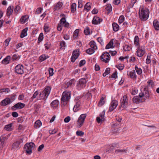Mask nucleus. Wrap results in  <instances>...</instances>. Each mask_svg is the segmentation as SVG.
Returning <instances> with one entry per match:
<instances>
[{"instance_id":"nucleus-12","label":"nucleus","mask_w":159,"mask_h":159,"mask_svg":"<svg viewBox=\"0 0 159 159\" xmlns=\"http://www.w3.org/2000/svg\"><path fill=\"white\" fill-rule=\"evenodd\" d=\"M21 142V140H20L15 141L12 145L11 149L13 151L19 149L21 147L20 144Z\"/></svg>"},{"instance_id":"nucleus-14","label":"nucleus","mask_w":159,"mask_h":159,"mask_svg":"<svg viewBox=\"0 0 159 159\" xmlns=\"http://www.w3.org/2000/svg\"><path fill=\"white\" fill-rule=\"evenodd\" d=\"M7 137L5 136H2L0 137V148L2 149L6 145Z\"/></svg>"},{"instance_id":"nucleus-27","label":"nucleus","mask_w":159,"mask_h":159,"mask_svg":"<svg viewBox=\"0 0 159 159\" xmlns=\"http://www.w3.org/2000/svg\"><path fill=\"white\" fill-rule=\"evenodd\" d=\"M13 7H12V8L11 6H10L8 7L7 9V15L8 17H9L12 14L13 11Z\"/></svg>"},{"instance_id":"nucleus-9","label":"nucleus","mask_w":159,"mask_h":159,"mask_svg":"<svg viewBox=\"0 0 159 159\" xmlns=\"http://www.w3.org/2000/svg\"><path fill=\"white\" fill-rule=\"evenodd\" d=\"M139 95L141 98H143V101L149 98V93L147 88H145L143 91L139 93Z\"/></svg>"},{"instance_id":"nucleus-22","label":"nucleus","mask_w":159,"mask_h":159,"mask_svg":"<svg viewBox=\"0 0 159 159\" xmlns=\"http://www.w3.org/2000/svg\"><path fill=\"white\" fill-rule=\"evenodd\" d=\"M142 98L139 95V96H135L133 98V101L134 103L137 104L143 101Z\"/></svg>"},{"instance_id":"nucleus-45","label":"nucleus","mask_w":159,"mask_h":159,"mask_svg":"<svg viewBox=\"0 0 159 159\" xmlns=\"http://www.w3.org/2000/svg\"><path fill=\"white\" fill-rule=\"evenodd\" d=\"M94 52L95 50L91 48H89L87 49L86 51V52L87 53L90 55L94 53Z\"/></svg>"},{"instance_id":"nucleus-40","label":"nucleus","mask_w":159,"mask_h":159,"mask_svg":"<svg viewBox=\"0 0 159 159\" xmlns=\"http://www.w3.org/2000/svg\"><path fill=\"white\" fill-rule=\"evenodd\" d=\"M134 43L136 46H138L139 44V39L138 36H136L134 39Z\"/></svg>"},{"instance_id":"nucleus-35","label":"nucleus","mask_w":159,"mask_h":159,"mask_svg":"<svg viewBox=\"0 0 159 159\" xmlns=\"http://www.w3.org/2000/svg\"><path fill=\"white\" fill-rule=\"evenodd\" d=\"M41 125L42 123L41 121L39 120H38L35 122L34 127L36 128H38Z\"/></svg>"},{"instance_id":"nucleus-21","label":"nucleus","mask_w":159,"mask_h":159,"mask_svg":"<svg viewBox=\"0 0 159 159\" xmlns=\"http://www.w3.org/2000/svg\"><path fill=\"white\" fill-rule=\"evenodd\" d=\"M11 102L10 99L8 98H7L2 101L1 105L2 106H6L10 104Z\"/></svg>"},{"instance_id":"nucleus-29","label":"nucleus","mask_w":159,"mask_h":159,"mask_svg":"<svg viewBox=\"0 0 159 159\" xmlns=\"http://www.w3.org/2000/svg\"><path fill=\"white\" fill-rule=\"evenodd\" d=\"M113 40L112 39L106 45L105 47V49H109L110 48H113L114 47V46H113Z\"/></svg>"},{"instance_id":"nucleus-59","label":"nucleus","mask_w":159,"mask_h":159,"mask_svg":"<svg viewBox=\"0 0 159 159\" xmlns=\"http://www.w3.org/2000/svg\"><path fill=\"white\" fill-rule=\"evenodd\" d=\"M83 6L82 4V0H79L78 2V7L79 8H82Z\"/></svg>"},{"instance_id":"nucleus-17","label":"nucleus","mask_w":159,"mask_h":159,"mask_svg":"<svg viewBox=\"0 0 159 159\" xmlns=\"http://www.w3.org/2000/svg\"><path fill=\"white\" fill-rule=\"evenodd\" d=\"M145 49L141 47H138L136 51L137 56L139 57H142L145 53Z\"/></svg>"},{"instance_id":"nucleus-7","label":"nucleus","mask_w":159,"mask_h":159,"mask_svg":"<svg viewBox=\"0 0 159 159\" xmlns=\"http://www.w3.org/2000/svg\"><path fill=\"white\" fill-rule=\"evenodd\" d=\"M88 80L85 78H82L79 80V82L77 84V89L80 90L85 87L86 83Z\"/></svg>"},{"instance_id":"nucleus-23","label":"nucleus","mask_w":159,"mask_h":159,"mask_svg":"<svg viewBox=\"0 0 159 159\" xmlns=\"http://www.w3.org/2000/svg\"><path fill=\"white\" fill-rule=\"evenodd\" d=\"M128 152L127 149H117L115 151V153L116 154H122Z\"/></svg>"},{"instance_id":"nucleus-25","label":"nucleus","mask_w":159,"mask_h":159,"mask_svg":"<svg viewBox=\"0 0 159 159\" xmlns=\"http://www.w3.org/2000/svg\"><path fill=\"white\" fill-rule=\"evenodd\" d=\"M10 60L11 57L9 56H7L2 61V63L5 65L8 64Z\"/></svg>"},{"instance_id":"nucleus-2","label":"nucleus","mask_w":159,"mask_h":159,"mask_svg":"<svg viewBox=\"0 0 159 159\" xmlns=\"http://www.w3.org/2000/svg\"><path fill=\"white\" fill-rule=\"evenodd\" d=\"M149 13L148 9L141 8L139 11V16L141 20L145 21L148 19Z\"/></svg>"},{"instance_id":"nucleus-33","label":"nucleus","mask_w":159,"mask_h":159,"mask_svg":"<svg viewBox=\"0 0 159 159\" xmlns=\"http://www.w3.org/2000/svg\"><path fill=\"white\" fill-rule=\"evenodd\" d=\"M58 102L57 100H55L53 101L51 103V105L52 106L54 109L58 107Z\"/></svg>"},{"instance_id":"nucleus-16","label":"nucleus","mask_w":159,"mask_h":159,"mask_svg":"<svg viewBox=\"0 0 159 159\" xmlns=\"http://www.w3.org/2000/svg\"><path fill=\"white\" fill-rule=\"evenodd\" d=\"M118 102L116 100H114L111 101L110 105L109 110L110 111H113L117 107Z\"/></svg>"},{"instance_id":"nucleus-8","label":"nucleus","mask_w":159,"mask_h":159,"mask_svg":"<svg viewBox=\"0 0 159 159\" xmlns=\"http://www.w3.org/2000/svg\"><path fill=\"white\" fill-rule=\"evenodd\" d=\"M128 99L126 95H124L120 100V107L125 109L128 107Z\"/></svg>"},{"instance_id":"nucleus-34","label":"nucleus","mask_w":159,"mask_h":159,"mask_svg":"<svg viewBox=\"0 0 159 159\" xmlns=\"http://www.w3.org/2000/svg\"><path fill=\"white\" fill-rule=\"evenodd\" d=\"M135 69L137 73L139 75H141L142 73V70L141 68L137 66L136 65L135 66Z\"/></svg>"},{"instance_id":"nucleus-6","label":"nucleus","mask_w":159,"mask_h":159,"mask_svg":"<svg viewBox=\"0 0 159 159\" xmlns=\"http://www.w3.org/2000/svg\"><path fill=\"white\" fill-rule=\"evenodd\" d=\"M67 16L66 14H60V25L66 28H69V24L66 21V18Z\"/></svg>"},{"instance_id":"nucleus-49","label":"nucleus","mask_w":159,"mask_h":159,"mask_svg":"<svg viewBox=\"0 0 159 159\" xmlns=\"http://www.w3.org/2000/svg\"><path fill=\"white\" fill-rule=\"evenodd\" d=\"M125 17L123 15H121L119 19V23L120 24L122 23L124 20Z\"/></svg>"},{"instance_id":"nucleus-32","label":"nucleus","mask_w":159,"mask_h":159,"mask_svg":"<svg viewBox=\"0 0 159 159\" xmlns=\"http://www.w3.org/2000/svg\"><path fill=\"white\" fill-rule=\"evenodd\" d=\"M49 57V56L45 54H43L39 57V60L40 61L42 62L45 60Z\"/></svg>"},{"instance_id":"nucleus-53","label":"nucleus","mask_w":159,"mask_h":159,"mask_svg":"<svg viewBox=\"0 0 159 159\" xmlns=\"http://www.w3.org/2000/svg\"><path fill=\"white\" fill-rule=\"evenodd\" d=\"M65 47V43L64 41H62L60 42V49H64Z\"/></svg>"},{"instance_id":"nucleus-5","label":"nucleus","mask_w":159,"mask_h":159,"mask_svg":"<svg viewBox=\"0 0 159 159\" xmlns=\"http://www.w3.org/2000/svg\"><path fill=\"white\" fill-rule=\"evenodd\" d=\"M74 101L75 102V104L74 106L73 110L75 112H76L80 109V106L81 102V98L80 96L76 97L74 100Z\"/></svg>"},{"instance_id":"nucleus-64","label":"nucleus","mask_w":159,"mask_h":159,"mask_svg":"<svg viewBox=\"0 0 159 159\" xmlns=\"http://www.w3.org/2000/svg\"><path fill=\"white\" fill-rule=\"evenodd\" d=\"M39 94V92L38 91H36L32 97H31L32 99L35 98Z\"/></svg>"},{"instance_id":"nucleus-31","label":"nucleus","mask_w":159,"mask_h":159,"mask_svg":"<svg viewBox=\"0 0 159 159\" xmlns=\"http://www.w3.org/2000/svg\"><path fill=\"white\" fill-rule=\"evenodd\" d=\"M153 25L156 30H159V25L158 21L157 20H154L153 22Z\"/></svg>"},{"instance_id":"nucleus-52","label":"nucleus","mask_w":159,"mask_h":159,"mask_svg":"<svg viewBox=\"0 0 159 159\" xmlns=\"http://www.w3.org/2000/svg\"><path fill=\"white\" fill-rule=\"evenodd\" d=\"M146 63L147 64H149L151 62V57L150 55H149V54H148L147 59L146 60Z\"/></svg>"},{"instance_id":"nucleus-30","label":"nucleus","mask_w":159,"mask_h":159,"mask_svg":"<svg viewBox=\"0 0 159 159\" xmlns=\"http://www.w3.org/2000/svg\"><path fill=\"white\" fill-rule=\"evenodd\" d=\"M27 30L28 29L26 28L22 30L20 35V37L21 38H23L27 35Z\"/></svg>"},{"instance_id":"nucleus-58","label":"nucleus","mask_w":159,"mask_h":159,"mask_svg":"<svg viewBox=\"0 0 159 159\" xmlns=\"http://www.w3.org/2000/svg\"><path fill=\"white\" fill-rule=\"evenodd\" d=\"M105 115V111H103L101 113V114L100 115V117L101 118V120H104V116Z\"/></svg>"},{"instance_id":"nucleus-15","label":"nucleus","mask_w":159,"mask_h":159,"mask_svg":"<svg viewBox=\"0 0 159 159\" xmlns=\"http://www.w3.org/2000/svg\"><path fill=\"white\" fill-rule=\"evenodd\" d=\"M80 53L79 50H74L73 52L72 56L71 58V61L72 62H74L75 60L78 57Z\"/></svg>"},{"instance_id":"nucleus-61","label":"nucleus","mask_w":159,"mask_h":159,"mask_svg":"<svg viewBox=\"0 0 159 159\" xmlns=\"http://www.w3.org/2000/svg\"><path fill=\"white\" fill-rule=\"evenodd\" d=\"M116 67L120 70H122L124 67V65H121L120 64L116 66Z\"/></svg>"},{"instance_id":"nucleus-19","label":"nucleus","mask_w":159,"mask_h":159,"mask_svg":"<svg viewBox=\"0 0 159 159\" xmlns=\"http://www.w3.org/2000/svg\"><path fill=\"white\" fill-rule=\"evenodd\" d=\"M127 75L131 78L133 79H135L137 78V76L134 70H133L131 71H128L127 72Z\"/></svg>"},{"instance_id":"nucleus-41","label":"nucleus","mask_w":159,"mask_h":159,"mask_svg":"<svg viewBox=\"0 0 159 159\" xmlns=\"http://www.w3.org/2000/svg\"><path fill=\"white\" fill-rule=\"evenodd\" d=\"M20 7L18 5L16 6L14 10L16 15H17L20 12Z\"/></svg>"},{"instance_id":"nucleus-46","label":"nucleus","mask_w":159,"mask_h":159,"mask_svg":"<svg viewBox=\"0 0 159 159\" xmlns=\"http://www.w3.org/2000/svg\"><path fill=\"white\" fill-rule=\"evenodd\" d=\"M43 29L45 32H49L50 29L49 27L47 24L45 25Z\"/></svg>"},{"instance_id":"nucleus-10","label":"nucleus","mask_w":159,"mask_h":159,"mask_svg":"<svg viewBox=\"0 0 159 159\" xmlns=\"http://www.w3.org/2000/svg\"><path fill=\"white\" fill-rule=\"evenodd\" d=\"M86 116V114H83L80 115L77 121V127H80L83 124L85 119Z\"/></svg>"},{"instance_id":"nucleus-13","label":"nucleus","mask_w":159,"mask_h":159,"mask_svg":"<svg viewBox=\"0 0 159 159\" xmlns=\"http://www.w3.org/2000/svg\"><path fill=\"white\" fill-rule=\"evenodd\" d=\"M15 71L17 74L21 75L23 74L24 72V66L20 64L17 65L15 67Z\"/></svg>"},{"instance_id":"nucleus-60","label":"nucleus","mask_w":159,"mask_h":159,"mask_svg":"<svg viewBox=\"0 0 159 159\" xmlns=\"http://www.w3.org/2000/svg\"><path fill=\"white\" fill-rule=\"evenodd\" d=\"M76 134L79 136H83L84 134V133L81 131H78L76 132Z\"/></svg>"},{"instance_id":"nucleus-51","label":"nucleus","mask_w":159,"mask_h":159,"mask_svg":"<svg viewBox=\"0 0 159 159\" xmlns=\"http://www.w3.org/2000/svg\"><path fill=\"white\" fill-rule=\"evenodd\" d=\"M43 33H41L39 36L38 41L39 42H40L43 40Z\"/></svg>"},{"instance_id":"nucleus-11","label":"nucleus","mask_w":159,"mask_h":159,"mask_svg":"<svg viewBox=\"0 0 159 159\" xmlns=\"http://www.w3.org/2000/svg\"><path fill=\"white\" fill-rule=\"evenodd\" d=\"M102 61L105 63L108 62L110 59V54L107 52H105L102 54L101 56Z\"/></svg>"},{"instance_id":"nucleus-39","label":"nucleus","mask_w":159,"mask_h":159,"mask_svg":"<svg viewBox=\"0 0 159 159\" xmlns=\"http://www.w3.org/2000/svg\"><path fill=\"white\" fill-rule=\"evenodd\" d=\"M20 56L17 54H14L12 57L11 60L13 61L18 60L20 59Z\"/></svg>"},{"instance_id":"nucleus-63","label":"nucleus","mask_w":159,"mask_h":159,"mask_svg":"<svg viewBox=\"0 0 159 159\" xmlns=\"http://www.w3.org/2000/svg\"><path fill=\"white\" fill-rule=\"evenodd\" d=\"M10 40V38H8L5 41L4 43H5V45L6 46H7L9 44V42Z\"/></svg>"},{"instance_id":"nucleus-42","label":"nucleus","mask_w":159,"mask_h":159,"mask_svg":"<svg viewBox=\"0 0 159 159\" xmlns=\"http://www.w3.org/2000/svg\"><path fill=\"white\" fill-rule=\"evenodd\" d=\"M91 8V4L90 3H87L84 6V9L88 11Z\"/></svg>"},{"instance_id":"nucleus-3","label":"nucleus","mask_w":159,"mask_h":159,"mask_svg":"<svg viewBox=\"0 0 159 159\" xmlns=\"http://www.w3.org/2000/svg\"><path fill=\"white\" fill-rule=\"evenodd\" d=\"M51 88L49 86L46 87L43 91H42L39 94V99H46L48 98L51 91Z\"/></svg>"},{"instance_id":"nucleus-24","label":"nucleus","mask_w":159,"mask_h":159,"mask_svg":"<svg viewBox=\"0 0 159 159\" xmlns=\"http://www.w3.org/2000/svg\"><path fill=\"white\" fill-rule=\"evenodd\" d=\"M29 17L28 16H22L20 20V22L21 24L25 23L28 20Z\"/></svg>"},{"instance_id":"nucleus-4","label":"nucleus","mask_w":159,"mask_h":159,"mask_svg":"<svg viewBox=\"0 0 159 159\" xmlns=\"http://www.w3.org/2000/svg\"><path fill=\"white\" fill-rule=\"evenodd\" d=\"M35 146V145L33 143H27L24 147L25 151L28 154H31L32 153V150L34 149Z\"/></svg>"},{"instance_id":"nucleus-54","label":"nucleus","mask_w":159,"mask_h":159,"mask_svg":"<svg viewBox=\"0 0 159 159\" xmlns=\"http://www.w3.org/2000/svg\"><path fill=\"white\" fill-rule=\"evenodd\" d=\"M106 10L108 12H110L112 10V7L111 5H108L106 8Z\"/></svg>"},{"instance_id":"nucleus-57","label":"nucleus","mask_w":159,"mask_h":159,"mask_svg":"<svg viewBox=\"0 0 159 159\" xmlns=\"http://www.w3.org/2000/svg\"><path fill=\"white\" fill-rule=\"evenodd\" d=\"M49 74L50 76H52L53 74V69L52 68H50L49 69Z\"/></svg>"},{"instance_id":"nucleus-37","label":"nucleus","mask_w":159,"mask_h":159,"mask_svg":"<svg viewBox=\"0 0 159 159\" xmlns=\"http://www.w3.org/2000/svg\"><path fill=\"white\" fill-rule=\"evenodd\" d=\"M76 3H73L71 6V11L72 13H74L76 10Z\"/></svg>"},{"instance_id":"nucleus-18","label":"nucleus","mask_w":159,"mask_h":159,"mask_svg":"<svg viewBox=\"0 0 159 159\" xmlns=\"http://www.w3.org/2000/svg\"><path fill=\"white\" fill-rule=\"evenodd\" d=\"M25 106V104L21 102H18L15 105L12 107V109L13 110H16V109H20L24 107Z\"/></svg>"},{"instance_id":"nucleus-36","label":"nucleus","mask_w":159,"mask_h":159,"mask_svg":"<svg viewBox=\"0 0 159 159\" xmlns=\"http://www.w3.org/2000/svg\"><path fill=\"white\" fill-rule=\"evenodd\" d=\"M12 123H10L8 125H6L5 126V129L7 131H11L12 130Z\"/></svg>"},{"instance_id":"nucleus-55","label":"nucleus","mask_w":159,"mask_h":159,"mask_svg":"<svg viewBox=\"0 0 159 159\" xmlns=\"http://www.w3.org/2000/svg\"><path fill=\"white\" fill-rule=\"evenodd\" d=\"M84 32L86 35H88L89 34V29L88 27H86L84 30Z\"/></svg>"},{"instance_id":"nucleus-56","label":"nucleus","mask_w":159,"mask_h":159,"mask_svg":"<svg viewBox=\"0 0 159 159\" xmlns=\"http://www.w3.org/2000/svg\"><path fill=\"white\" fill-rule=\"evenodd\" d=\"M124 49L125 51H129L131 49V48L128 45H125L124 46Z\"/></svg>"},{"instance_id":"nucleus-43","label":"nucleus","mask_w":159,"mask_h":159,"mask_svg":"<svg viewBox=\"0 0 159 159\" xmlns=\"http://www.w3.org/2000/svg\"><path fill=\"white\" fill-rule=\"evenodd\" d=\"M54 11H56V13L58 12V11L60 9L59 2H58L57 4L55 6L54 8Z\"/></svg>"},{"instance_id":"nucleus-47","label":"nucleus","mask_w":159,"mask_h":159,"mask_svg":"<svg viewBox=\"0 0 159 159\" xmlns=\"http://www.w3.org/2000/svg\"><path fill=\"white\" fill-rule=\"evenodd\" d=\"M110 69L109 68H106L104 73L103 74V76H106L107 75L109 74L110 73Z\"/></svg>"},{"instance_id":"nucleus-20","label":"nucleus","mask_w":159,"mask_h":159,"mask_svg":"<svg viewBox=\"0 0 159 159\" xmlns=\"http://www.w3.org/2000/svg\"><path fill=\"white\" fill-rule=\"evenodd\" d=\"M102 21V19H100L99 17L97 16H94L92 21L93 24L97 25L99 24Z\"/></svg>"},{"instance_id":"nucleus-26","label":"nucleus","mask_w":159,"mask_h":159,"mask_svg":"<svg viewBox=\"0 0 159 159\" xmlns=\"http://www.w3.org/2000/svg\"><path fill=\"white\" fill-rule=\"evenodd\" d=\"M113 30L115 32L117 31L119 29V26L116 23L113 22L112 24Z\"/></svg>"},{"instance_id":"nucleus-28","label":"nucleus","mask_w":159,"mask_h":159,"mask_svg":"<svg viewBox=\"0 0 159 159\" xmlns=\"http://www.w3.org/2000/svg\"><path fill=\"white\" fill-rule=\"evenodd\" d=\"M89 44L91 48L95 50L97 49V47L96 45V43L94 41H91L89 43Z\"/></svg>"},{"instance_id":"nucleus-62","label":"nucleus","mask_w":159,"mask_h":159,"mask_svg":"<svg viewBox=\"0 0 159 159\" xmlns=\"http://www.w3.org/2000/svg\"><path fill=\"white\" fill-rule=\"evenodd\" d=\"M45 48H46V49H49L50 47V46H51V44L49 42H47L45 44Z\"/></svg>"},{"instance_id":"nucleus-48","label":"nucleus","mask_w":159,"mask_h":159,"mask_svg":"<svg viewBox=\"0 0 159 159\" xmlns=\"http://www.w3.org/2000/svg\"><path fill=\"white\" fill-rule=\"evenodd\" d=\"M138 92V90L135 88H134L132 89V90L131 91V93L132 95H134L136 94Z\"/></svg>"},{"instance_id":"nucleus-38","label":"nucleus","mask_w":159,"mask_h":159,"mask_svg":"<svg viewBox=\"0 0 159 159\" xmlns=\"http://www.w3.org/2000/svg\"><path fill=\"white\" fill-rule=\"evenodd\" d=\"M104 98L103 97L101 98L100 101L98 102V106L101 107L105 103L104 100Z\"/></svg>"},{"instance_id":"nucleus-44","label":"nucleus","mask_w":159,"mask_h":159,"mask_svg":"<svg viewBox=\"0 0 159 159\" xmlns=\"http://www.w3.org/2000/svg\"><path fill=\"white\" fill-rule=\"evenodd\" d=\"M79 32V29H76L74 31L73 35V37L74 39H75L77 38Z\"/></svg>"},{"instance_id":"nucleus-1","label":"nucleus","mask_w":159,"mask_h":159,"mask_svg":"<svg viewBox=\"0 0 159 159\" xmlns=\"http://www.w3.org/2000/svg\"><path fill=\"white\" fill-rule=\"evenodd\" d=\"M70 98V93L69 92L64 91L62 95L61 98V105L64 107L66 105Z\"/></svg>"},{"instance_id":"nucleus-50","label":"nucleus","mask_w":159,"mask_h":159,"mask_svg":"<svg viewBox=\"0 0 159 159\" xmlns=\"http://www.w3.org/2000/svg\"><path fill=\"white\" fill-rule=\"evenodd\" d=\"M10 91V90L9 88L2 89H0V93L4 92H7V93H8Z\"/></svg>"}]
</instances>
